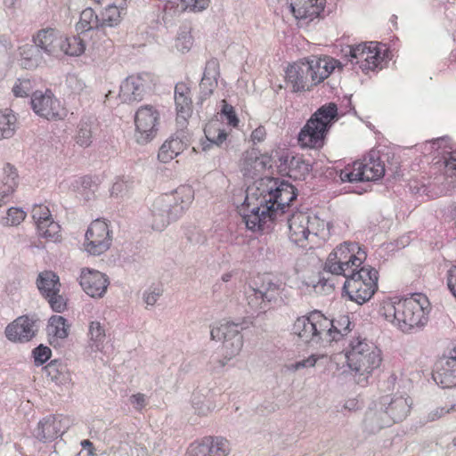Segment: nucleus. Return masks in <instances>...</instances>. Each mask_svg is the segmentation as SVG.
<instances>
[{
	"mask_svg": "<svg viewBox=\"0 0 456 456\" xmlns=\"http://www.w3.org/2000/svg\"><path fill=\"white\" fill-rule=\"evenodd\" d=\"M66 86L70 93L75 94H80L86 86L84 81L75 74H69L67 76Z\"/></svg>",
	"mask_w": 456,
	"mask_h": 456,
	"instance_id": "58",
	"label": "nucleus"
},
{
	"mask_svg": "<svg viewBox=\"0 0 456 456\" xmlns=\"http://www.w3.org/2000/svg\"><path fill=\"white\" fill-rule=\"evenodd\" d=\"M127 1L113 0L109 4L101 13V22L102 29L105 27L115 28L118 26L126 14Z\"/></svg>",
	"mask_w": 456,
	"mask_h": 456,
	"instance_id": "28",
	"label": "nucleus"
},
{
	"mask_svg": "<svg viewBox=\"0 0 456 456\" xmlns=\"http://www.w3.org/2000/svg\"><path fill=\"white\" fill-rule=\"evenodd\" d=\"M175 102L177 117L185 120L191 113L192 101L190 94L175 97Z\"/></svg>",
	"mask_w": 456,
	"mask_h": 456,
	"instance_id": "51",
	"label": "nucleus"
},
{
	"mask_svg": "<svg viewBox=\"0 0 456 456\" xmlns=\"http://www.w3.org/2000/svg\"><path fill=\"white\" fill-rule=\"evenodd\" d=\"M444 172L448 176L456 177V150L446 151L445 149L442 151Z\"/></svg>",
	"mask_w": 456,
	"mask_h": 456,
	"instance_id": "53",
	"label": "nucleus"
},
{
	"mask_svg": "<svg viewBox=\"0 0 456 456\" xmlns=\"http://www.w3.org/2000/svg\"><path fill=\"white\" fill-rule=\"evenodd\" d=\"M17 118L13 110H0V141L12 137L17 130Z\"/></svg>",
	"mask_w": 456,
	"mask_h": 456,
	"instance_id": "39",
	"label": "nucleus"
},
{
	"mask_svg": "<svg viewBox=\"0 0 456 456\" xmlns=\"http://www.w3.org/2000/svg\"><path fill=\"white\" fill-rule=\"evenodd\" d=\"M317 359L318 358L314 354H312L309 357L294 363L292 365V370H297L303 368L314 367L317 362Z\"/></svg>",
	"mask_w": 456,
	"mask_h": 456,
	"instance_id": "64",
	"label": "nucleus"
},
{
	"mask_svg": "<svg viewBox=\"0 0 456 456\" xmlns=\"http://www.w3.org/2000/svg\"><path fill=\"white\" fill-rule=\"evenodd\" d=\"M267 167H271V157L261 155L257 149L252 148L243 153L240 170L244 176L253 178L265 171Z\"/></svg>",
	"mask_w": 456,
	"mask_h": 456,
	"instance_id": "22",
	"label": "nucleus"
},
{
	"mask_svg": "<svg viewBox=\"0 0 456 456\" xmlns=\"http://www.w3.org/2000/svg\"><path fill=\"white\" fill-rule=\"evenodd\" d=\"M36 322L37 320L33 317H28V315L20 316L7 325L5 336L11 341L28 342L36 335Z\"/></svg>",
	"mask_w": 456,
	"mask_h": 456,
	"instance_id": "20",
	"label": "nucleus"
},
{
	"mask_svg": "<svg viewBox=\"0 0 456 456\" xmlns=\"http://www.w3.org/2000/svg\"><path fill=\"white\" fill-rule=\"evenodd\" d=\"M379 400L385 408L387 417L391 420V426L394 423L403 421L410 413L412 404L411 398L403 395H386Z\"/></svg>",
	"mask_w": 456,
	"mask_h": 456,
	"instance_id": "21",
	"label": "nucleus"
},
{
	"mask_svg": "<svg viewBox=\"0 0 456 456\" xmlns=\"http://www.w3.org/2000/svg\"><path fill=\"white\" fill-rule=\"evenodd\" d=\"M379 59V52L377 45L374 42H370L369 49L362 61L359 63L360 69L364 72L375 69L378 67Z\"/></svg>",
	"mask_w": 456,
	"mask_h": 456,
	"instance_id": "46",
	"label": "nucleus"
},
{
	"mask_svg": "<svg viewBox=\"0 0 456 456\" xmlns=\"http://www.w3.org/2000/svg\"><path fill=\"white\" fill-rule=\"evenodd\" d=\"M26 216L27 214L22 208L12 207L0 222L3 226H17L24 221Z\"/></svg>",
	"mask_w": 456,
	"mask_h": 456,
	"instance_id": "48",
	"label": "nucleus"
},
{
	"mask_svg": "<svg viewBox=\"0 0 456 456\" xmlns=\"http://www.w3.org/2000/svg\"><path fill=\"white\" fill-rule=\"evenodd\" d=\"M428 299L421 294L398 301L384 300L379 313L404 333L422 329L428 321Z\"/></svg>",
	"mask_w": 456,
	"mask_h": 456,
	"instance_id": "2",
	"label": "nucleus"
},
{
	"mask_svg": "<svg viewBox=\"0 0 456 456\" xmlns=\"http://www.w3.org/2000/svg\"><path fill=\"white\" fill-rule=\"evenodd\" d=\"M289 165L287 176L294 180H305L311 171V165L301 155H293Z\"/></svg>",
	"mask_w": 456,
	"mask_h": 456,
	"instance_id": "41",
	"label": "nucleus"
},
{
	"mask_svg": "<svg viewBox=\"0 0 456 456\" xmlns=\"http://www.w3.org/2000/svg\"><path fill=\"white\" fill-rule=\"evenodd\" d=\"M20 65L26 69L37 68L43 61V56L38 47L34 45H24L20 47Z\"/></svg>",
	"mask_w": 456,
	"mask_h": 456,
	"instance_id": "32",
	"label": "nucleus"
},
{
	"mask_svg": "<svg viewBox=\"0 0 456 456\" xmlns=\"http://www.w3.org/2000/svg\"><path fill=\"white\" fill-rule=\"evenodd\" d=\"M78 280L83 290L92 297H102L110 284L104 273L91 269H83Z\"/></svg>",
	"mask_w": 456,
	"mask_h": 456,
	"instance_id": "18",
	"label": "nucleus"
},
{
	"mask_svg": "<svg viewBox=\"0 0 456 456\" xmlns=\"http://www.w3.org/2000/svg\"><path fill=\"white\" fill-rule=\"evenodd\" d=\"M286 284L280 279L264 275L259 281L245 289V297L251 314H264L273 305L285 303Z\"/></svg>",
	"mask_w": 456,
	"mask_h": 456,
	"instance_id": "4",
	"label": "nucleus"
},
{
	"mask_svg": "<svg viewBox=\"0 0 456 456\" xmlns=\"http://www.w3.org/2000/svg\"><path fill=\"white\" fill-rule=\"evenodd\" d=\"M324 6L325 0H289L290 11L298 20H313L319 17Z\"/></svg>",
	"mask_w": 456,
	"mask_h": 456,
	"instance_id": "23",
	"label": "nucleus"
},
{
	"mask_svg": "<svg viewBox=\"0 0 456 456\" xmlns=\"http://www.w3.org/2000/svg\"><path fill=\"white\" fill-rule=\"evenodd\" d=\"M288 225L289 240L295 244L304 247L303 243L309 235H318L320 219L308 213L297 211L289 217Z\"/></svg>",
	"mask_w": 456,
	"mask_h": 456,
	"instance_id": "12",
	"label": "nucleus"
},
{
	"mask_svg": "<svg viewBox=\"0 0 456 456\" xmlns=\"http://www.w3.org/2000/svg\"><path fill=\"white\" fill-rule=\"evenodd\" d=\"M278 158L275 160V164L278 169V172L281 175H288L289 168V161L293 155L289 152L282 151L281 153H277Z\"/></svg>",
	"mask_w": 456,
	"mask_h": 456,
	"instance_id": "57",
	"label": "nucleus"
},
{
	"mask_svg": "<svg viewBox=\"0 0 456 456\" xmlns=\"http://www.w3.org/2000/svg\"><path fill=\"white\" fill-rule=\"evenodd\" d=\"M77 30L81 33L90 30L100 32L102 30L101 18L95 13L92 8H86L80 13L79 21L76 25Z\"/></svg>",
	"mask_w": 456,
	"mask_h": 456,
	"instance_id": "36",
	"label": "nucleus"
},
{
	"mask_svg": "<svg viewBox=\"0 0 456 456\" xmlns=\"http://www.w3.org/2000/svg\"><path fill=\"white\" fill-rule=\"evenodd\" d=\"M329 325H327L325 335V342L338 341L344 336L350 332V320L347 315H341L337 319L330 320L328 318Z\"/></svg>",
	"mask_w": 456,
	"mask_h": 456,
	"instance_id": "29",
	"label": "nucleus"
},
{
	"mask_svg": "<svg viewBox=\"0 0 456 456\" xmlns=\"http://www.w3.org/2000/svg\"><path fill=\"white\" fill-rule=\"evenodd\" d=\"M194 200L190 185H181L174 192L159 196L151 205L152 228L162 231L171 222L179 219Z\"/></svg>",
	"mask_w": 456,
	"mask_h": 456,
	"instance_id": "3",
	"label": "nucleus"
},
{
	"mask_svg": "<svg viewBox=\"0 0 456 456\" xmlns=\"http://www.w3.org/2000/svg\"><path fill=\"white\" fill-rule=\"evenodd\" d=\"M210 0H169L167 4L170 8H175L178 12H199L206 10Z\"/></svg>",
	"mask_w": 456,
	"mask_h": 456,
	"instance_id": "42",
	"label": "nucleus"
},
{
	"mask_svg": "<svg viewBox=\"0 0 456 456\" xmlns=\"http://www.w3.org/2000/svg\"><path fill=\"white\" fill-rule=\"evenodd\" d=\"M379 273L371 265H362L346 277L343 289L352 301L362 305L369 301L378 289Z\"/></svg>",
	"mask_w": 456,
	"mask_h": 456,
	"instance_id": "8",
	"label": "nucleus"
},
{
	"mask_svg": "<svg viewBox=\"0 0 456 456\" xmlns=\"http://www.w3.org/2000/svg\"><path fill=\"white\" fill-rule=\"evenodd\" d=\"M433 379L443 388L456 387V361L438 360L433 372Z\"/></svg>",
	"mask_w": 456,
	"mask_h": 456,
	"instance_id": "26",
	"label": "nucleus"
},
{
	"mask_svg": "<svg viewBox=\"0 0 456 456\" xmlns=\"http://www.w3.org/2000/svg\"><path fill=\"white\" fill-rule=\"evenodd\" d=\"M89 336L90 339L94 342L93 346L95 347V350H100L101 345L105 338V330L100 322L93 321L90 322Z\"/></svg>",
	"mask_w": 456,
	"mask_h": 456,
	"instance_id": "50",
	"label": "nucleus"
},
{
	"mask_svg": "<svg viewBox=\"0 0 456 456\" xmlns=\"http://www.w3.org/2000/svg\"><path fill=\"white\" fill-rule=\"evenodd\" d=\"M46 330L50 344L55 345L59 339H64L69 336V325L64 317L53 315L48 321Z\"/></svg>",
	"mask_w": 456,
	"mask_h": 456,
	"instance_id": "30",
	"label": "nucleus"
},
{
	"mask_svg": "<svg viewBox=\"0 0 456 456\" xmlns=\"http://www.w3.org/2000/svg\"><path fill=\"white\" fill-rule=\"evenodd\" d=\"M45 298L49 303L53 311L56 313H62L67 308V301L63 296L60 294V291H55L53 295H50V297H45Z\"/></svg>",
	"mask_w": 456,
	"mask_h": 456,
	"instance_id": "55",
	"label": "nucleus"
},
{
	"mask_svg": "<svg viewBox=\"0 0 456 456\" xmlns=\"http://www.w3.org/2000/svg\"><path fill=\"white\" fill-rule=\"evenodd\" d=\"M184 148L185 145L181 139L178 137H171L159 148L158 159L163 163H167L179 155Z\"/></svg>",
	"mask_w": 456,
	"mask_h": 456,
	"instance_id": "35",
	"label": "nucleus"
},
{
	"mask_svg": "<svg viewBox=\"0 0 456 456\" xmlns=\"http://www.w3.org/2000/svg\"><path fill=\"white\" fill-rule=\"evenodd\" d=\"M338 119V106L330 102L321 106L301 128L297 140L303 148L321 149L325 138Z\"/></svg>",
	"mask_w": 456,
	"mask_h": 456,
	"instance_id": "5",
	"label": "nucleus"
},
{
	"mask_svg": "<svg viewBox=\"0 0 456 456\" xmlns=\"http://www.w3.org/2000/svg\"><path fill=\"white\" fill-rule=\"evenodd\" d=\"M220 75L219 62L216 58H212L207 61L203 77L200 83V99L205 100L213 94L217 86V78Z\"/></svg>",
	"mask_w": 456,
	"mask_h": 456,
	"instance_id": "27",
	"label": "nucleus"
},
{
	"mask_svg": "<svg viewBox=\"0 0 456 456\" xmlns=\"http://www.w3.org/2000/svg\"><path fill=\"white\" fill-rule=\"evenodd\" d=\"M70 419L62 415H49L43 418L34 430V436L40 442H51L61 436L69 428Z\"/></svg>",
	"mask_w": 456,
	"mask_h": 456,
	"instance_id": "16",
	"label": "nucleus"
},
{
	"mask_svg": "<svg viewBox=\"0 0 456 456\" xmlns=\"http://www.w3.org/2000/svg\"><path fill=\"white\" fill-rule=\"evenodd\" d=\"M446 280L449 290L456 297V265H452L447 271Z\"/></svg>",
	"mask_w": 456,
	"mask_h": 456,
	"instance_id": "63",
	"label": "nucleus"
},
{
	"mask_svg": "<svg viewBox=\"0 0 456 456\" xmlns=\"http://www.w3.org/2000/svg\"><path fill=\"white\" fill-rule=\"evenodd\" d=\"M161 294L162 290L159 288L151 286L147 290L144 291L142 297L143 301L148 305H154L157 303L159 297L161 296Z\"/></svg>",
	"mask_w": 456,
	"mask_h": 456,
	"instance_id": "61",
	"label": "nucleus"
},
{
	"mask_svg": "<svg viewBox=\"0 0 456 456\" xmlns=\"http://www.w3.org/2000/svg\"><path fill=\"white\" fill-rule=\"evenodd\" d=\"M385 167L378 159H364L363 161H354L352 166H346L339 171V178L342 182H369L376 181L383 177Z\"/></svg>",
	"mask_w": 456,
	"mask_h": 456,
	"instance_id": "10",
	"label": "nucleus"
},
{
	"mask_svg": "<svg viewBox=\"0 0 456 456\" xmlns=\"http://www.w3.org/2000/svg\"><path fill=\"white\" fill-rule=\"evenodd\" d=\"M329 325L328 318L319 311H314L309 315L298 317L292 327V332L305 343L325 342L324 333Z\"/></svg>",
	"mask_w": 456,
	"mask_h": 456,
	"instance_id": "9",
	"label": "nucleus"
},
{
	"mask_svg": "<svg viewBox=\"0 0 456 456\" xmlns=\"http://www.w3.org/2000/svg\"><path fill=\"white\" fill-rule=\"evenodd\" d=\"M32 354L34 357L35 365L41 366L50 359L52 351L48 346L39 345L33 349Z\"/></svg>",
	"mask_w": 456,
	"mask_h": 456,
	"instance_id": "56",
	"label": "nucleus"
},
{
	"mask_svg": "<svg viewBox=\"0 0 456 456\" xmlns=\"http://www.w3.org/2000/svg\"><path fill=\"white\" fill-rule=\"evenodd\" d=\"M95 127L90 118H82L77 126L75 141L83 148L90 147L94 137Z\"/></svg>",
	"mask_w": 456,
	"mask_h": 456,
	"instance_id": "37",
	"label": "nucleus"
},
{
	"mask_svg": "<svg viewBox=\"0 0 456 456\" xmlns=\"http://www.w3.org/2000/svg\"><path fill=\"white\" fill-rule=\"evenodd\" d=\"M19 184V175L14 166L6 163L0 178V208L7 204Z\"/></svg>",
	"mask_w": 456,
	"mask_h": 456,
	"instance_id": "25",
	"label": "nucleus"
},
{
	"mask_svg": "<svg viewBox=\"0 0 456 456\" xmlns=\"http://www.w3.org/2000/svg\"><path fill=\"white\" fill-rule=\"evenodd\" d=\"M242 326L235 322H224L211 329L210 336L212 340L226 341L233 338H243L240 334Z\"/></svg>",
	"mask_w": 456,
	"mask_h": 456,
	"instance_id": "33",
	"label": "nucleus"
},
{
	"mask_svg": "<svg viewBox=\"0 0 456 456\" xmlns=\"http://www.w3.org/2000/svg\"><path fill=\"white\" fill-rule=\"evenodd\" d=\"M71 186L76 192V196L86 202L94 199V194L98 188V184L91 176L87 175L76 179Z\"/></svg>",
	"mask_w": 456,
	"mask_h": 456,
	"instance_id": "34",
	"label": "nucleus"
},
{
	"mask_svg": "<svg viewBox=\"0 0 456 456\" xmlns=\"http://www.w3.org/2000/svg\"><path fill=\"white\" fill-rule=\"evenodd\" d=\"M391 420L387 417L380 400L369 407L363 419L364 430L369 434H375L380 429L390 427Z\"/></svg>",
	"mask_w": 456,
	"mask_h": 456,
	"instance_id": "24",
	"label": "nucleus"
},
{
	"mask_svg": "<svg viewBox=\"0 0 456 456\" xmlns=\"http://www.w3.org/2000/svg\"><path fill=\"white\" fill-rule=\"evenodd\" d=\"M86 250L94 256L107 251L111 245V235L108 224L100 219L91 223L86 232Z\"/></svg>",
	"mask_w": 456,
	"mask_h": 456,
	"instance_id": "14",
	"label": "nucleus"
},
{
	"mask_svg": "<svg viewBox=\"0 0 456 456\" xmlns=\"http://www.w3.org/2000/svg\"><path fill=\"white\" fill-rule=\"evenodd\" d=\"M148 74L127 77L120 85L118 97L121 102L133 103L143 99L148 87Z\"/></svg>",
	"mask_w": 456,
	"mask_h": 456,
	"instance_id": "17",
	"label": "nucleus"
},
{
	"mask_svg": "<svg viewBox=\"0 0 456 456\" xmlns=\"http://www.w3.org/2000/svg\"><path fill=\"white\" fill-rule=\"evenodd\" d=\"M208 446L206 444L205 438H203L200 442L191 444L187 456H208Z\"/></svg>",
	"mask_w": 456,
	"mask_h": 456,
	"instance_id": "59",
	"label": "nucleus"
},
{
	"mask_svg": "<svg viewBox=\"0 0 456 456\" xmlns=\"http://www.w3.org/2000/svg\"><path fill=\"white\" fill-rule=\"evenodd\" d=\"M222 114L226 117L227 123L232 126H237L239 124V118H237L236 112L232 105L224 102L222 108Z\"/></svg>",
	"mask_w": 456,
	"mask_h": 456,
	"instance_id": "62",
	"label": "nucleus"
},
{
	"mask_svg": "<svg viewBox=\"0 0 456 456\" xmlns=\"http://www.w3.org/2000/svg\"><path fill=\"white\" fill-rule=\"evenodd\" d=\"M44 371L57 385H64L70 380L66 366L57 360H53L45 366Z\"/></svg>",
	"mask_w": 456,
	"mask_h": 456,
	"instance_id": "40",
	"label": "nucleus"
},
{
	"mask_svg": "<svg viewBox=\"0 0 456 456\" xmlns=\"http://www.w3.org/2000/svg\"><path fill=\"white\" fill-rule=\"evenodd\" d=\"M285 83L293 93L310 90L318 85L314 80L313 66L309 60L289 65L285 71Z\"/></svg>",
	"mask_w": 456,
	"mask_h": 456,
	"instance_id": "13",
	"label": "nucleus"
},
{
	"mask_svg": "<svg viewBox=\"0 0 456 456\" xmlns=\"http://www.w3.org/2000/svg\"><path fill=\"white\" fill-rule=\"evenodd\" d=\"M367 254L358 243L344 242L337 246L327 257L324 270L345 278L362 267Z\"/></svg>",
	"mask_w": 456,
	"mask_h": 456,
	"instance_id": "7",
	"label": "nucleus"
},
{
	"mask_svg": "<svg viewBox=\"0 0 456 456\" xmlns=\"http://www.w3.org/2000/svg\"><path fill=\"white\" fill-rule=\"evenodd\" d=\"M32 217L37 224H40V222L44 223L48 219H52V215L49 208L45 206H37L32 210Z\"/></svg>",
	"mask_w": 456,
	"mask_h": 456,
	"instance_id": "60",
	"label": "nucleus"
},
{
	"mask_svg": "<svg viewBox=\"0 0 456 456\" xmlns=\"http://www.w3.org/2000/svg\"><path fill=\"white\" fill-rule=\"evenodd\" d=\"M348 367L359 375L357 382H367V379L382 362L381 351L372 342L361 337L350 340L346 351Z\"/></svg>",
	"mask_w": 456,
	"mask_h": 456,
	"instance_id": "6",
	"label": "nucleus"
},
{
	"mask_svg": "<svg viewBox=\"0 0 456 456\" xmlns=\"http://www.w3.org/2000/svg\"><path fill=\"white\" fill-rule=\"evenodd\" d=\"M311 65L313 66L314 72V80L320 84L325 78H327L330 74L334 70L336 62L333 59H330L328 57L325 58H315L309 60Z\"/></svg>",
	"mask_w": 456,
	"mask_h": 456,
	"instance_id": "38",
	"label": "nucleus"
},
{
	"mask_svg": "<svg viewBox=\"0 0 456 456\" xmlns=\"http://www.w3.org/2000/svg\"><path fill=\"white\" fill-rule=\"evenodd\" d=\"M206 444L208 446V456H227L230 453V443L223 437H204Z\"/></svg>",
	"mask_w": 456,
	"mask_h": 456,
	"instance_id": "45",
	"label": "nucleus"
},
{
	"mask_svg": "<svg viewBox=\"0 0 456 456\" xmlns=\"http://www.w3.org/2000/svg\"><path fill=\"white\" fill-rule=\"evenodd\" d=\"M243 346V338H233L232 340L223 342L224 355L228 359H232L238 355Z\"/></svg>",
	"mask_w": 456,
	"mask_h": 456,
	"instance_id": "52",
	"label": "nucleus"
},
{
	"mask_svg": "<svg viewBox=\"0 0 456 456\" xmlns=\"http://www.w3.org/2000/svg\"><path fill=\"white\" fill-rule=\"evenodd\" d=\"M33 42L38 49L49 56L61 55L62 34L52 28H42L33 36Z\"/></svg>",
	"mask_w": 456,
	"mask_h": 456,
	"instance_id": "19",
	"label": "nucleus"
},
{
	"mask_svg": "<svg viewBox=\"0 0 456 456\" xmlns=\"http://www.w3.org/2000/svg\"><path fill=\"white\" fill-rule=\"evenodd\" d=\"M30 104L34 112L45 119H61L64 116V110L60 101L50 90H46L45 93L34 92L31 95Z\"/></svg>",
	"mask_w": 456,
	"mask_h": 456,
	"instance_id": "15",
	"label": "nucleus"
},
{
	"mask_svg": "<svg viewBox=\"0 0 456 456\" xmlns=\"http://www.w3.org/2000/svg\"><path fill=\"white\" fill-rule=\"evenodd\" d=\"M37 229L38 236L48 241L56 242L61 239V226L53 218L44 223L40 222Z\"/></svg>",
	"mask_w": 456,
	"mask_h": 456,
	"instance_id": "43",
	"label": "nucleus"
},
{
	"mask_svg": "<svg viewBox=\"0 0 456 456\" xmlns=\"http://www.w3.org/2000/svg\"><path fill=\"white\" fill-rule=\"evenodd\" d=\"M160 114L158 109L151 104L142 105L135 111V140L140 144L152 141L159 131Z\"/></svg>",
	"mask_w": 456,
	"mask_h": 456,
	"instance_id": "11",
	"label": "nucleus"
},
{
	"mask_svg": "<svg viewBox=\"0 0 456 456\" xmlns=\"http://www.w3.org/2000/svg\"><path fill=\"white\" fill-rule=\"evenodd\" d=\"M207 140L216 146H220L227 138V133L219 127L216 122L208 124L204 128Z\"/></svg>",
	"mask_w": 456,
	"mask_h": 456,
	"instance_id": "47",
	"label": "nucleus"
},
{
	"mask_svg": "<svg viewBox=\"0 0 456 456\" xmlns=\"http://www.w3.org/2000/svg\"><path fill=\"white\" fill-rule=\"evenodd\" d=\"M12 92L17 97H28L34 93L32 81L28 78H18L12 87Z\"/></svg>",
	"mask_w": 456,
	"mask_h": 456,
	"instance_id": "54",
	"label": "nucleus"
},
{
	"mask_svg": "<svg viewBox=\"0 0 456 456\" xmlns=\"http://www.w3.org/2000/svg\"><path fill=\"white\" fill-rule=\"evenodd\" d=\"M297 197V189L286 181L265 176L248 185L240 213L248 230L265 231Z\"/></svg>",
	"mask_w": 456,
	"mask_h": 456,
	"instance_id": "1",
	"label": "nucleus"
},
{
	"mask_svg": "<svg viewBox=\"0 0 456 456\" xmlns=\"http://www.w3.org/2000/svg\"><path fill=\"white\" fill-rule=\"evenodd\" d=\"M59 276L52 271L40 273L37 279V287L43 297L53 295V292L61 290Z\"/></svg>",
	"mask_w": 456,
	"mask_h": 456,
	"instance_id": "31",
	"label": "nucleus"
},
{
	"mask_svg": "<svg viewBox=\"0 0 456 456\" xmlns=\"http://www.w3.org/2000/svg\"><path fill=\"white\" fill-rule=\"evenodd\" d=\"M62 39L63 42L61 43V54L79 56L85 52L86 45L80 37L73 36L68 37L62 35Z\"/></svg>",
	"mask_w": 456,
	"mask_h": 456,
	"instance_id": "44",
	"label": "nucleus"
},
{
	"mask_svg": "<svg viewBox=\"0 0 456 456\" xmlns=\"http://www.w3.org/2000/svg\"><path fill=\"white\" fill-rule=\"evenodd\" d=\"M369 49L367 43L348 46V51L345 52V57L352 65L359 64L363 59Z\"/></svg>",
	"mask_w": 456,
	"mask_h": 456,
	"instance_id": "49",
	"label": "nucleus"
}]
</instances>
